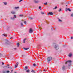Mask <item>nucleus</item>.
Returning a JSON list of instances; mask_svg holds the SVG:
<instances>
[{
  "mask_svg": "<svg viewBox=\"0 0 73 73\" xmlns=\"http://www.w3.org/2000/svg\"><path fill=\"white\" fill-rule=\"evenodd\" d=\"M72 62V61L71 60H68L65 63L66 64H68V66H70V65H71V63Z\"/></svg>",
  "mask_w": 73,
  "mask_h": 73,
  "instance_id": "1",
  "label": "nucleus"
},
{
  "mask_svg": "<svg viewBox=\"0 0 73 73\" xmlns=\"http://www.w3.org/2000/svg\"><path fill=\"white\" fill-rule=\"evenodd\" d=\"M54 47L56 50H58L59 49V47H58V45L56 44H54Z\"/></svg>",
  "mask_w": 73,
  "mask_h": 73,
  "instance_id": "2",
  "label": "nucleus"
},
{
  "mask_svg": "<svg viewBox=\"0 0 73 73\" xmlns=\"http://www.w3.org/2000/svg\"><path fill=\"white\" fill-rule=\"evenodd\" d=\"M52 60V57H48L47 59V62H49L50 61Z\"/></svg>",
  "mask_w": 73,
  "mask_h": 73,
  "instance_id": "3",
  "label": "nucleus"
},
{
  "mask_svg": "<svg viewBox=\"0 0 73 73\" xmlns=\"http://www.w3.org/2000/svg\"><path fill=\"white\" fill-rule=\"evenodd\" d=\"M32 32H33V29H32L31 28L29 30V33H31Z\"/></svg>",
  "mask_w": 73,
  "mask_h": 73,
  "instance_id": "4",
  "label": "nucleus"
},
{
  "mask_svg": "<svg viewBox=\"0 0 73 73\" xmlns=\"http://www.w3.org/2000/svg\"><path fill=\"white\" fill-rule=\"evenodd\" d=\"M15 18H16V16L15 15L14 16V17H12L11 18V19H12V20H13V19H15Z\"/></svg>",
  "mask_w": 73,
  "mask_h": 73,
  "instance_id": "5",
  "label": "nucleus"
},
{
  "mask_svg": "<svg viewBox=\"0 0 73 73\" xmlns=\"http://www.w3.org/2000/svg\"><path fill=\"white\" fill-rule=\"evenodd\" d=\"M15 13L16 12L14 11H12L11 12V13H12V14H13V15L15 14Z\"/></svg>",
  "mask_w": 73,
  "mask_h": 73,
  "instance_id": "6",
  "label": "nucleus"
},
{
  "mask_svg": "<svg viewBox=\"0 0 73 73\" xmlns=\"http://www.w3.org/2000/svg\"><path fill=\"white\" fill-rule=\"evenodd\" d=\"M17 65H15V68H17L18 66V65H19V62H17L16 63Z\"/></svg>",
  "mask_w": 73,
  "mask_h": 73,
  "instance_id": "7",
  "label": "nucleus"
},
{
  "mask_svg": "<svg viewBox=\"0 0 73 73\" xmlns=\"http://www.w3.org/2000/svg\"><path fill=\"white\" fill-rule=\"evenodd\" d=\"M28 66H26L25 68V70H27L28 69Z\"/></svg>",
  "mask_w": 73,
  "mask_h": 73,
  "instance_id": "8",
  "label": "nucleus"
},
{
  "mask_svg": "<svg viewBox=\"0 0 73 73\" xmlns=\"http://www.w3.org/2000/svg\"><path fill=\"white\" fill-rule=\"evenodd\" d=\"M72 56V53H70L69 54L68 56L69 57H71Z\"/></svg>",
  "mask_w": 73,
  "mask_h": 73,
  "instance_id": "9",
  "label": "nucleus"
},
{
  "mask_svg": "<svg viewBox=\"0 0 73 73\" xmlns=\"http://www.w3.org/2000/svg\"><path fill=\"white\" fill-rule=\"evenodd\" d=\"M65 66H63L62 68V70L64 71V70H65Z\"/></svg>",
  "mask_w": 73,
  "mask_h": 73,
  "instance_id": "10",
  "label": "nucleus"
},
{
  "mask_svg": "<svg viewBox=\"0 0 73 73\" xmlns=\"http://www.w3.org/2000/svg\"><path fill=\"white\" fill-rule=\"evenodd\" d=\"M34 1L35 3H38V1H36V0H34Z\"/></svg>",
  "mask_w": 73,
  "mask_h": 73,
  "instance_id": "11",
  "label": "nucleus"
},
{
  "mask_svg": "<svg viewBox=\"0 0 73 73\" xmlns=\"http://www.w3.org/2000/svg\"><path fill=\"white\" fill-rule=\"evenodd\" d=\"M48 14L50 15H53V13L51 12H50L48 13Z\"/></svg>",
  "mask_w": 73,
  "mask_h": 73,
  "instance_id": "12",
  "label": "nucleus"
},
{
  "mask_svg": "<svg viewBox=\"0 0 73 73\" xmlns=\"http://www.w3.org/2000/svg\"><path fill=\"white\" fill-rule=\"evenodd\" d=\"M25 71L26 72H27V73H29L30 72L29 70H27Z\"/></svg>",
  "mask_w": 73,
  "mask_h": 73,
  "instance_id": "13",
  "label": "nucleus"
},
{
  "mask_svg": "<svg viewBox=\"0 0 73 73\" xmlns=\"http://www.w3.org/2000/svg\"><path fill=\"white\" fill-rule=\"evenodd\" d=\"M6 44H9V42H8V41L7 40L6 41Z\"/></svg>",
  "mask_w": 73,
  "mask_h": 73,
  "instance_id": "14",
  "label": "nucleus"
},
{
  "mask_svg": "<svg viewBox=\"0 0 73 73\" xmlns=\"http://www.w3.org/2000/svg\"><path fill=\"white\" fill-rule=\"evenodd\" d=\"M3 36H5V37H7V35L5 34H3Z\"/></svg>",
  "mask_w": 73,
  "mask_h": 73,
  "instance_id": "15",
  "label": "nucleus"
},
{
  "mask_svg": "<svg viewBox=\"0 0 73 73\" xmlns=\"http://www.w3.org/2000/svg\"><path fill=\"white\" fill-rule=\"evenodd\" d=\"M3 4H4L5 5H7V3L5 2H3Z\"/></svg>",
  "mask_w": 73,
  "mask_h": 73,
  "instance_id": "16",
  "label": "nucleus"
},
{
  "mask_svg": "<svg viewBox=\"0 0 73 73\" xmlns=\"http://www.w3.org/2000/svg\"><path fill=\"white\" fill-rule=\"evenodd\" d=\"M26 40H27L26 38H25L23 40V43H25V41Z\"/></svg>",
  "mask_w": 73,
  "mask_h": 73,
  "instance_id": "17",
  "label": "nucleus"
},
{
  "mask_svg": "<svg viewBox=\"0 0 73 73\" xmlns=\"http://www.w3.org/2000/svg\"><path fill=\"white\" fill-rule=\"evenodd\" d=\"M58 21H59V22H60V23H61V22H62V20H61L60 19H58Z\"/></svg>",
  "mask_w": 73,
  "mask_h": 73,
  "instance_id": "18",
  "label": "nucleus"
},
{
  "mask_svg": "<svg viewBox=\"0 0 73 73\" xmlns=\"http://www.w3.org/2000/svg\"><path fill=\"white\" fill-rule=\"evenodd\" d=\"M40 13L41 15H44V12H43L42 11L40 12Z\"/></svg>",
  "mask_w": 73,
  "mask_h": 73,
  "instance_id": "19",
  "label": "nucleus"
},
{
  "mask_svg": "<svg viewBox=\"0 0 73 73\" xmlns=\"http://www.w3.org/2000/svg\"><path fill=\"white\" fill-rule=\"evenodd\" d=\"M29 48H24V49H25V50H28V49H29Z\"/></svg>",
  "mask_w": 73,
  "mask_h": 73,
  "instance_id": "20",
  "label": "nucleus"
},
{
  "mask_svg": "<svg viewBox=\"0 0 73 73\" xmlns=\"http://www.w3.org/2000/svg\"><path fill=\"white\" fill-rule=\"evenodd\" d=\"M19 7H15V9H19Z\"/></svg>",
  "mask_w": 73,
  "mask_h": 73,
  "instance_id": "21",
  "label": "nucleus"
},
{
  "mask_svg": "<svg viewBox=\"0 0 73 73\" xmlns=\"http://www.w3.org/2000/svg\"><path fill=\"white\" fill-rule=\"evenodd\" d=\"M4 68H9V67H7V66H4Z\"/></svg>",
  "mask_w": 73,
  "mask_h": 73,
  "instance_id": "22",
  "label": "nucleus"
},
{
  "mask_svg": "<svg viewBox=\"0 0 73 73\" xmlns=\"http://www.w3.org/2000/svg\"><path fill=\"white\" fill-rule=\"evenodd\" d=\"M17 45L18 47H19V45H20V44H19V43H17Z\"/></svg>",
  "mask_w": 73,
  "mask_h": 73,
  "instance_id": "23",
  "label": "nucleus"
},
{
  "mask_svg": "<svg viewBox=\"0 0 73 73\" xmlns=\"http://www.w3.org/2000/svg\"><path fill=\"white\" fill-rule=\"evenodd\" d=\"M68 11H69V12H71V10H70V9L69 8L68 9Z\"/></svg>",
  "mask_w": 73,
  "mask_h": 73,
  "instance_id": "24",
  "label": "nucleus"
},
{
  "mask_svg": "<svg viewBox=\"0 0 73 73\" xmlns=\"http://www.w3.org/2000/svg\"><path fill=\"white\" fill-rule=\"evenodd\" d=\"M65 11H66V12H67V11H68V9L67 8H66V9Z\"/></svg>",
  "mask_w": 73,
  "mask_h": 73,
  "instance_id": "25",
  "label": "nucleus"
},
{
  "mask_svg": "<svg viewBox=\"0 0 73 73\" xmlns=\"http://www.w3.org/2000/svg\"><path fill=\"white\" fill-rule=\"evenodd\" d=\"M59 12H61V9H60L58 11Z\"/></svg>",
  "mask_w": 73,
  "mask_h": 73,
  "instance_id": "26",
  "label": "nucleus"
},
{
  "mask_svg": "<svg viewBox=\"0 0 73 73\" xmlns=\"http://www.w3.org/2000/svg\"><path fill=\"white\" fill-rule=\"evenodd\" d=\"M71 17H73V13H72L71 14Z\"/></svg>",
  "mask_w": 73,
  "mask_h": 73,
  "instance_id": "27",
  "label": "nucleus"
},
{
  "mask_svg": "<svg viewBox=\"0 0 73 73\" xmlns=\"http://www.w3.org/2000/svg\"><path fill=\"white\" fill-rule=\"evenodd\" d=\"M19 16H20V17H22V16H23V15H19Z\"/></svg>",
  "mask_w": 73,
  "mask_h": 73,
  "instance_id": "28",
  "label": "nucleus"
},
{
  "mask_svg": "<svg viewBox=\"0 0 73 73\" xmlns=\"http://www.w3.org/2000/svg\"><path fill=\"white\" fill-rule=\"evenodd\" d=\"M47 4H48V3L47 2L44 3V5H47Z\"/></svg>",
  "mask_w": 73,
  "mask_h": 73,
  "instance_id": "29",
  "label": "nucleus"
},
{
  "mask_svg": "<svg viewBox=\"0 0 73 73\" xmlns=\"http://www.w3.org/2000/svg\"><path fill=\"white\" fill-rule=\"evenodd\" d=\"M35 72V70H33L32 71H31V72Z\"/></svg>",
  "mask_w": 73,
  "mask_h": 73,
  "instance_id": "30",
  "label": "nucleus"
},
{
  "mask_svg": "<svg viewBox=\"0 0 73 73\" xmlns=\"http://www.w3.org/2000/svg\"><path fill=\"white\" fill-rule=\"evenodd\" d=\"M36 64H33V66H36Z\"/></svg>",
  "mask_w": 73,
  "mask_h": 73,
  "instance_id": "31",
  "label": "nucleus"
},
{
  "mask_svg": "<svg viewBox=\"0 0 73 73\" xmlns=\"http://www.w3.org/2000/svg\"><path fill=\"white\" fill-rule=\"evenodd\" d=\"M21 26H23V23H21Z\"/></svg>",
  "mask_w": 73,
  "mask_h": 73,
  "instance_id": "32",
  "label": "nucleus"
},
{
  "mask_svg": "<svg viewBox=\"0 0 73 73\" xmlns=\"http://www.w3.org/2000/svg\"><path fill=\"white\" fill-rule=\"evenodd\" d=\"M39 9H41V6H40L39 7Z\"/></svg>",
  "mask_w": 73,
  "mask_h": 73,
  "instance_id": "33",
  "label": "nucleus"
},
{
  "mask_svg": "<svg viewBox=\"0 0 73 73\" xmlns=\"http://www.w3.org/2000/svg\"><path fill=\"white\" fill-rule=\"evenodd\" d=\"M57 8V6H56L53 9H56Z\"/></svg>",
  "mask_w": 73,
  "mask_h": 73,
  "instance_id": "34",
  "label": "nucleus"
},
{
  "mask_svg": "<svg viewBox=\"0 0 73 73\" xmlns=\"http://www.w3.org/2000/svg\"><path fill=\"white\" fill-rule=\"evenodd\" d=\"M24 24H27V21H25L24 22Z\"/></svg>",
  "mask_w": 73,
  "mask_h": 73,
  "instance_id": "35",
  "label": "nucleus"
},
{
  "mask_svg": "<svg viewBox=\"0 0 73 73\" xmlns=\"http://www.w3.org/2000/svg\"><path fill=\"white\" fill-rule=\"evenodd\" d=\"M39 29H40V31L41 30V29H42V28L41 27L40 28L39 27Z\"/></svg>",
  "mask_w": 73,
  "mask_h": 73,
  "instance_id": "36",
  "label": "nucleus"
},
{
  "mask_svg": "<svg viewBox=\"0 0 73 73\" xmlns=\"http://www.w3.org/2000/svg\"><path fill=\"white\" fill-rule=\"evenodd\" d=\"M7 73H9V71L8 70L7 71Z\"/></svg>",
  "mask_w": 73,
  "mask_h": 73,
  "instance_id": "37",
  "label": "nucleus"
},
{
  "mask_svg": "<svg viewBox=\"0 0 73 73\" xmlns=\"http://www.w3.org/2000/svg\"><path fill=\"white\" fill-rule=\"evenodd\" d=\"M46 70H45L44 69L43 70V71L44 72H46Z\"/></svg>",
  "mask_w": 73,
  "mask_h": 73,
  "instance_id": "38",
  "label": "nucleus"
},
{
  "mask_svg": "<svg viewBox=\"0 0 73 73\" xmlns=\"http://www.w3.org/2000/svg\"><path fill=\"white\" fill-rule=\"evenodd\" d=\"M30 19H31V20H32V19H33V18H31V17L30 18Z\"/></svg>",
  "mask_w": 73,
  "mask_h": 73,
  "instance_id": "39",
  "label": "nucleus"
},
{
  "mask_svg": "<svg viewBox=\"0 0 73 73\" xmlns=\"http://www.w3.org/2000/svg\"><path fill=\"white\" fill-rule=\"evenodd\" d=\"M23 1V0H20V1H19V3H20L21 1Z\"/></svg>",
  "mask_w": 73,
  "mask_h": 73,
  "instance_id": "40",
  "label": "nucleus"
},
{
  "mask_svg": "<svg viewBox=\"0 0 73 73\" xmlns=\"http://www.w3.org/2000/svg\"><path fill=\"white\" fill-rule=\"evenodd\" d=\"M71 39H73V36H72V37H71Z\"/></svg>",
  "mask_w": 73,
  "mask_h": 73,
  "instance_id": "41",
  "label": "nucleus"
},
{
  "mask_svg": "<svg viewBox=\"0 0 73 73\" xmlns=\"http://www.w3.org/2000/svg\"><path fill=\"white\" fill-rule=\"evenodd\" d=\"M9 68H10V69H12V67H10Z\"/></svg>",
  "mask_w": 73,
  "mask_h": 73,
  "instance_id": "42",
  "label": "nucleus"
},
{
  "mask_svg": "<svg viewBox=\"0 0 73 73\" xmlns=\"http://www.w3.org/2000/svg\"><path fill=\"white\" fill-rule=\"evenodd\" d=\"M1 53H0V57H1Z\"/></svg>",
  "mask_w": 73,
  "mask_h": 73,
  "instance_id": "43",
  "label": "nucleus"
},
{
  "mask_svg": "<svg viewBox=\"0 0 73 73\" xmlns=\"http://www.w3.org/2000/svg\"><path fill=\"white\" fill-rule=\"evenodd\" d=\"M14 49H15V50H16V49H17V48H14Z\"/></svg>",
  "mask_w": 73,
  "mask_h": 73,
  "instance_id": "44",
  "label": "nucleus"
},
{
  "mask_svg": "<svg viewBox=\"0 0 73 73\" xmlns=\"http://www.w3.org/2000/svg\"><path fill=\"white\" fill-rule=\"evenodd\" d=\"M2 65H4V63L3 62L2 63Z\"/></svg>",
  "mask_w": 73,
  "mask_h": 73,
  "instance_id": "45",
  "label": "nucleus"
},
{
  "mask_svg": "<svg viewBox=\"0 0 73 73\" xmlns=\"http://www.w3.org/2000/svg\"><path fill=\"white\" fill-rule=\"evenodd\" d=\"M13 38V37H11V38H10V39H12V38Z\"/></svg>",
  "mask_w": 73,
  "mask_h": 73,
  "instance_id": "46",
  "label": "nucleus"
},
{
  "mask_svg": "<svg viewBox=\"0 0 73 73\" xmlns=\"http://www.w3.org/2000/svg\"><path fill=\"white\" fill-rule=\"evenodd\" d=\"M7 66H9V64H7Z\"/></svg>",
  "mask_w": 73,
  "mask_h": 73,
  "instance_id": "47",
  "label": "nucleus"
},
{
  "mask_svg": "<svg viewBox=\"0 0 73 73\" xmlns=\"http://www.w3.org/2000/svg\"><path fill=\"white\" fill-rule=\"evenodd\" d=\"M14 73H17V72H15Z\"/></svg>",
  "mask_w": 73,
  "mask_h": 73,
  "instance_id": "48",
  "label": "nucleus"
},
{
  "mask_svg": "<svg viewBox=\"0 0 73 73\" xmlns=\"http://www.w3.org/2000/svg\"><path fill=\"white\" fill-rule=\"evenodd\" d=\"M11 72H13V70H11Z\"/></svg>",
  "mask_w": 73,
  "mask_h": 73,
  "instance_id": "49",
  "label": "nucleus"
},
{
  "mask_svg": "<svg viewBox=\"0 0 73 73\" xmlns=\"http://www.w3.org/2000/svg\"><path fill=\"white\" fill-rule=\"evenodd\" d=\"M42 70H40V72H42Z\"/></svg>",
  "mask_w": 73,
  "mask_h": 73,
  "instance_id": "50",
  "label": "nucleus"
},
{
  "mask_svg": "<svg viewBox=\"0 0 73 73\" xmlns=\"http://www.w3.org/2000/svg\"><path fill=\"white\" fill-rule=\"evenodd\" d=\"M34 72V73H36V72H35V71Z\"/></svg>",
  "mask_w": 73,
  "mask_h": 73,
  "instance_id": "51",
  "label": "nucleus"
},
{
  "mask_svg": "<svg viewBox=\"0 0 73 73\" xmlns=\"http://www.w3.org/2000/svg\"><path fill=\"white\" fill-rule=\"evenodd\" d=\"M66 5V7H68V6L67 5Z\"/></svg>",
  "mask_w": 73,
  "mask_h": 73,
  "instance_id": "52",
  "label": "nucleus"
},
{
  "mask_svg": "<svg viewBox=\"0 0 73 73\" xmlns=\"http://www.w3.org/2000/svg\"><path fill=\"white\" fill-rule=\"evenodd\" d=\"M68 4H69V3H68Z\"/></svg>",
  "mask_w": 73,
  "mask_h": 73,
  "instance_id": "53",
  "label": "nucleus"
},
{
  "mask_svg": "<svg viewBox=\"0 0 73 73\" xmlns=\"http://www.w3.org/2000/svg\"><path fill=\"white\" fill-rule=\"evenodd\" d=\"M40 27H41V26H39Z\"/></svg>",
  "mask_w": 73,
  "mask_h": 73,
  "instance_id": "54",
  "label": "nucleus"
},
{
  "mask_svg": "<svg viewBox=\"0 0 73 73\" xmlns=\"http://www.w3.org/2000/svg\"><path fill=\"white\" fill-rule=\"evenodd\" d=\"M13 58V57H12Z\"/></svg>",
  "mask_w": 73,
  "mask_h": 73,
  "instance_id": "55",
  "label": "nucleus"
}]
</instances>
